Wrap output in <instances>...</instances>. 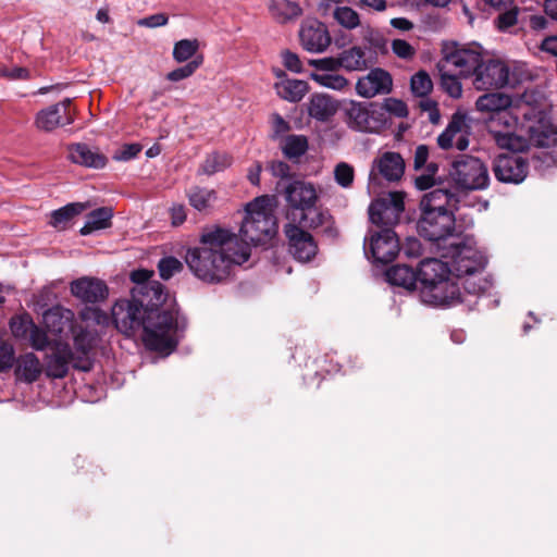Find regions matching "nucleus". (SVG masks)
Instances as JSON below:
<instances>
[{
  "mask_svg": "<svg viewBox=\"0 0 557 557\" xmlns=\"http://www.w3.org/2000/svg\"><path fill=\"white\" fill-rule=\"evenodd\" d=\"M15 363V350L13 345L0 338V372L8 371Z\"/></svg>",
  "mask_w": 557,
  "mask_h": 557,
  "instance_id": "obj_52",
  "label": "nucleus"
},
{
  "mask_svg": "<svg viewBox=\"0 0 557 557\" xmlns=\"http://www.w3.org/2000/svg\"><path fill=\"white\" fill-rule=\"evenodd\" d=\"M404 210V194L391 191L371 202L369 216L371 222L380 228H393L398 223Z\"/></svg>",
  "mask_w": 557,
  "mask_h": 557,
  "instance_id": "obj_13",
  "label": "nucleus"
},
{
  "mask_svg": "<svg viewBox=\"0 0 557 557\" xmlns=\"http://www.w3.org/2000/svg\"><path fill=\"white\" fill-rule=\"evenodd\" d=\"M410 88L414 96L424 98L433 89V83L425 71L417 72L410 79Z\"/></svg>",
  "mask_w": 557,
  "mask_h": 557,
  "instance_id": "obj_47",
  "label": "nucleus"
},
{
  "mask_svg": "<svg viewBox=\"0 0 557 557\" xmlns=\"http://www.w3.org/2000/svg\"><path fill=\"white\" fill-rule=\"evenodd\" d=\"M248 259L247 245L239 244L235 234L220 227L205 232L199 246L189 248L185 256L191 273L210 284L223 282L234 265H240Z\"/></svg>",
  "mask_w": 557,
  "mask_h": 557,
  "instance_id": "obj_2",
  "label": "nucleus"
},
{
  "mask_svg": "<svg viewBox=\"0 0 557 557\" xmlns=\"http://www.w3.org/2000/svg\"><path fill=\"white\" fill-rule=\"evenodd\" d=\"M448 176L456 187L463 190L485 189L490 183L486 164L470 154L456 157L450 163Z\"/></svg>",
  "mask_w": 557,
  "mask_h": 557,
  "instance_id": "obj_6",
  "label": "nucleus"
},
{
  "mask_svg": "<svg viewBox=\"0 0 557 557\" xmlns=\"http://www.w3.org/2000/svg\"><path fill=\"white\" fill-rule=\"evenodd\" d=\"M87 208L86 203L72 202L51 212L50 224L53 227H64L74 216L81 214Z\"/></svg>",
  "mask_w": 557,
  "mask_h": 557,
  "instance_id": "obj_41",
  "label": "nucleus"
},
{
  "mask_svg": "<svg viewBox=\"0 0 557 557\" xmlns=\"http://www.w3.org/2000/svg\"><path fill=\"white\" fill-rule=\"evenodd\" d=\"M70 335L73 336L75 348L74 368L84 372L90 371L92 368L90 352L96 344V334L83 325L75 324Z\"/></svg>",
  "mask_w": 557,
  "mask_h": 557,
  "instance_id": "obj_21",
  "label": "nucleus"
},
{
  "mask_svg": "<svg viewBox=\"0 0 557 557\" xmlns=\"http://www.w3.org/2000/svg\"><path fill=\"white\" fill-rule=\"evenodd\" d=\"M336 111L337 103L332 97L323 94L312 95L308 106L311 117L324 122L332 117Z\"/></svg>",
  "mask_w": 557,
  "mask_h": 557,
  "instance_id": "obj_32",
  "label": "nucleus"
},
{
  "mask_svg": "<svg viewBox=\"0 0 557 557\" xmlns=\"http://www.w3.org/2000/svg\"><path fill=\"white\" fill-rule=\"evenodd\" d=\"M310 63L320 69H329L337 64L350 72L362 71L368 66L364 50L359 46L342 51L336 59L313 60Z\"/></svg>",
  "mask_w": 557,
  "mask_h": 557,
  "instance_id": "obj_27",
  "label": "nucleus"
},
{
  "mask_svg": "<svg viewBox=\"0 0 557 557\" xmlns=\"http://www.w3.org/2000/svg\"><path fill=\"white\" fill-rule=\"evenodd\" d=\"M493 172L499 182L519 184L528 175V163L519 154H499L494 160Z\"/></svg>",
  "mask_w": 557,
  "mask_h": 557,
  "instance_id": "obj_17",
  "label": "nucleus"
},
{
  "mask_svg": "<svg viewBox=\"0 0 557 557\" xmlns=\"http://www.w3.org/2000/svg\"><path fill=\"white\" fill-rule=\"evenodd\" d=\"M449 261H443L438 258H425L420 262L418 270V281L422 287L430 286L438 281L449 276Z\"/></svg>",
  "mask_w": 557,
  "mask_h": 557,
  "instance_id": "obj_29",
  "label": "nucleus"
},
{
  "mask_svg": "<svg viewBox=\"0 0 557 557\" xmlns=\"http://www.w3.org/2000/svg\"><path fill=\"white\" fill-rule=\"evenodd\" d=\"M345 123L356 132L379 133L386 125L385 112L376 103L350 101L344 109Z\"/></svg>",
  "mask_w": 557,
  "mask_h": 557,
  "instance_id": "obj_9",
  "label": "nucleus"
},
{
  "mask_svg": "<svg viewBox=\"0 0 557 557\" xmlns=\"http://www.w3.org/2000/svg\"><path fill=\"white\" fill-rule=\"evenodd\" d=\"M34 322L24 318H12L10 329L12 334L17 338H25L34 326Z\"/></svg>",
  "mask_w": 557,
  "mask_h": 557,
  "instance_id": "obj_55",
  "label": "nucleus"
},
{
  "mask_svg": "<svg viewBox=\"0 0 557 557\" xmlns=\"http://www.w3.org/2000/svg\"><path fill=\"white\" fill-rule=\"evenodd\" d=\"M521 123L509 109L490 115L486 126L496 145L502 149L522 152L528 149L527 137L519 132Z\"/></svg>",
  "mask_w": 557,
  "mask_h": 557,
  "instance_id": "obj_7",
  "label": "nucleus"
},
{
  "mask_svg": "<svg viewBox=\"0 0 557 557\" xmlns=\"http://www.w3.org/2000/svg\"><path fill=\"white\" fill-rule=\"evenodd\" d=\"M438 70L441 72V85L444 91L451 98L458 99L462 96V85L457 73H453L449 69H444L438 63Z\"/></svg>",
  "mask_w": 557,
  "mask_h": 557,
  "instance_id": "obj_43",
  "label": "nucleus"
},
{
  "mask_svg": "<svg viewBox=\"0 0 557 557\" xmlns=\"http://www.w3.org/2000/svg\"><path fill=\"white\" fill-rule=\"evenodd\" d=\"M75 355L66 342L55 341L51 345V352L47 355L46 373L50 377L62 379L70 366L74 368Z\"/></svg>",
  "mask_w": 557,
  "mask_h": 557,
  "instance_id": "obj_22",
  "label": "nucleus"
},
{
  "mask_svg": "<svg viewBox=\"0 0 557 557\" xmlns=\"http://www.w3.org/2000/svg\"><path fill=\"white\" fill-rule=\"evenodd\" d=\"M282 149L287 158H299L308 149L307 137L304 135H288L284 138Z\"/></svg>",
  "mask_w": 557,
  "mask_h": 557,
  "instance_id": "obj_44",
  "label": "nucleus"
},
{
  "mask_svg": "<svg viewBox=\"0 0 557 557\" xmlns=\"http://www.w3.org/2000/svg\"><path fill=\"white\" fill-rule=\"evenodd\" d=\"M380 108L383 112H388L396 117H406L408 115L407 104L403 100L396 98L385 99Z\"/></svg>",
  "mask_w": 557,
  "mask_h": 557,
  "instance_id": "obj_54",
  "label": "nucleus"
},
{
  "mask_svg": "<svg viewBox=\"0 0 557 557\" xmlns=\"http://www.w3.org/2000/svg\"><path fill=\"white\" fill-rule=\"evenodd\" d=\"M458 197L445 188H435L425 194L420 202L421 215L417 230L421 237L436 245L443 251L446 242L455 237Z\"/></svg>",
  "mask_w": 557,
  "mask_h": 557,
  "instance_id": "obj_3",
  "label": "nucleus"
},
{
  "mask_svg": "<svg viewBox=\"0 0 557 557\" xmlns=\"http://www.w3.org/2000/svg\"><path fill=\"white\" fill-rule=\"evenodd\" d=\"M393 79L391 74L381 69H372L366 76L360 77L356 84V91L363 98H373L385 95L392 90Z\"/></svg>",
  "mask_w": 557,
  "mask_h": 557,
  "instance_id": "obj_24",
  "label": "nucleus"
},
{
  "mask_svg": "<svg viewBox=\"0 0 557 557\" xmlns=\"http://www.w3.org/2000/svg\"><path fill=\"white\" fill-rule=\"evenodd\" d=\"M112 320L126 336L141 331L145 346L165 355L176 348L186 327V320L177 308L140 306L133 297L114 304Z\"/></svg>",
  "mask_w": 557,
  "mask_h": 557,
  "instance_id": "obj_1",
  "label": "nucleus"
},
{
  "mask_svg": "<svg viewBox=\"0 0 557 557\" xmlns=\"http://www.w3.org/2000/svg\"><path fill=\"white\" fill-rule=\"evenodd\" d=\"M158 270L163 280H170L183 270V263L175 257H164L159 261Z\"/></svg>",
  "mask_w": 557,
  "mask_h": 557,
  "instance_id": "obj_51",
  "label": "nucleus"
},
{
  "mask_svg": "<svg viewBox=\"0 0 557 557\" xmlns=\"http://www.w3.org/2000/svg\"><path fill=\"white\" fill-rule=\"evenodd\" d=\"M168 21V15H165L164 13H157L139 20L138 24L140 26L154 28L166 25Z\"/></svg>",
  "mask_w": 557,
  "mask_h": 557,
  "instance_id": "obj_61",
  "label": "nucleus"
},
{
  "mask_svg": "<svg viewBox=\"0 0 557 557\" xmlns=\"http://www.w3.org/2000/svg\"><path fill=\"white\" fill-rule=\"evenodd\" d=\"M534 169L544 175L550 168H557V159L549 152H542L534 158Z\"/></svg>",
  "mask_w": 557,
  "mask_h": 557,
  "instance_id": "obj_59",
  "label": "nucleus"
},
{
  "mask_svg": "<svg viewBox=\"0 0 557 557\" xmlns=\"http://www.w3.org/2000/svg\"><path fill=\"white\" fill-rule=\"evenodd\" d=\"M246 218L240 227L239 244L257 246L272 239L277 232L276 219L267 196L256 198L246 207Z\"/></svg>",
  "mask_w": 557,
  "mask_h": 557,
  "instance_id": "obj_4",
  "label": "nucleus"
},
{
  "mask_svg": "<svg viewBox=\"0 0 557 557\" xmlns=\"http://www.w3.org/2000/svg\"><path fill=\"white\" fill-rule=\"evenodd\" d=\"M467 116L456 112L453 114L446 128L438 135L437 145L440 148L447 150L454 146V139L457 135L456 147L458 150H466L469 146Z\"/></svg>",
  "mask_w": 557,
  "mask_h": 557,
  "instance_id": "obj_25",
  "label": "nucleus"
},
{
  "mask_svg": "<svg viewBox=\"0 0 557 557\" xmlns=\"http://www.w3.org/2000/svg\"><path fill=\"white\" fill-rule=\"evenodd\" d=\"M199 49L198 39H181L174 44L173 59L177 63L193 60Z\"/></svg>",
  "mask_w": 557,
  "mask_h": 557,
  "instance_id": "obj_45",
  "label": "nucleus"
},
{
  "mask_svg": "<svg viewBox=\"0 0 557 557\" xmlns=\"http://www.w3.org/2000/svg\"><path fill=\"white\" fill-rule=\"evenodd\" d=\"M465 290L471 295H479L490 288L491 283L485 278H476V274L472 276H463L461 282Z\"/></svg>",
  "mask_w": 557,
  "mask_h": 557,
  "instance_id": "obj_53",
  "label": "nucleus"
},
{
  "mask_svg": "<svg viewBox=\"0 0 557 557\" xmlns=\"http://www.w3.org/2000/svg\"><path fill=\"white\" fill-rule=\"evenodd\" d=\"M518 13V7L513 4H511L507 9H503L502 11H499L498 16L495 18L496 27L502 32L509 29L510 27L517 24Z\"/></svg>",
  "mask_w": 557,
  "mask_h": 557,
  "instance_id": "obj_49",
  "label": "nucleus"
},
{
  "mask_svg": "<svg viewBox=\"0 0 557 557\" xmlns=\"http://www.w3.org/2000/svg\"><path fill=\"white\" fill-rule=\"evenodd\" d=\"M46 329L53 335L59 336V341L67 339L70 333L73 332L75 323V314L72 310L62 306H54L42 315Z\"/></svg>",
  "mask_w": 557,
  "mask_h": 557,
  "instance_id": "obj_26",
  "label": "nucleus"
},
{
  "mask_svg": "<svg viewBox=\"0 0 557 557\" xmlns=\"http://www.w3.org/2000/svg\"><path fill=\"white\" fill-rule=\"evenodd\" d=\"M392 51L404 60H411L416 55L414 47L404 39H394L392 41Z\"/></svg>",
  "mask_w": 557,
  "mask_h": 557,
  "instance_id": "obj_57",
  "label": "nucleus"
},
{
  "mask_svg": "<svg viewBox=\"0 0 557 557\" xmlns=\"http://www.w3.org/2000/svg\"><path fill=\"white\" fill-rule=\"evenodd\" d=\"M269 170L273 176L288 178L290 176V166L284 161H272Z\"/></svg>",
  "mask_w": 557,
  "mask_h": 557,
  "instance_id": "obj_63",
  "label": "nucleus"
},
{
  "mask_svg": "<svg viewBox=\"0 0 557 557\" xmlns=\"http://www.w3.org/2000/svg\"><path fill=\"white\" fill-rule=\"evenodd\" d=\"M69 158L72 162L94 169H102L107 159L97 150L86 144H75L69 148Z\"/></svg>",
  "mask_w": 557,
  "mask_h": 557,
  "instance_id": "obj_30",
  "label": "nucleus"
},
{
  "mask_svg": "<svg viewBox=\"0 0 557 557\" xmlns=\"http://www.w3.org/2000/svg\"><path fill=\"white\" fill-rule=\"evenodd\" d=\"M15 361V375L20 381L33 383L38 380L41 374V364L35 354L27 352Z\"/></svg>",
  "mask_w": 557,
  "mask_h": 557,
  "instance_id": "obj_31",
  "label": "nucleus"
},
{
  "mask_svg": "<svg viewBox=\"0 0 557 557\" xmlns=\"http://www.w3.org/2000/svg\"><path fill=\"white\" fill-rule=\"evenodd\" d=\"M143 147L139 144H125L115 151L113 159L116 161H129L137 157Z\"/></svg>",
  "mask_w": 557,
  "mask_h": 557,
  "instance_id": "obj_58",
  "label": "nucleus"
},
{
  "mask_svg": "<svg viewBox=\"0 0 557 557\" xmlns=\"http://www.w3.org/2000/svg\"><path fill=\"white\" fill-rule=\"evenodd\" d=\"M27 337L29 338L32 347L36 350H45L50 346L47 333L36 324L33 326Z\"/></svg>",
  "mask_w": 557,
  "mask_h": 557,
  "instance_id": "obj_56",
  "label": "nucleus"
},
{
  "mask_svg": "<svg viewBox=\"0 0 557 557\" xmlns=\"http://www.w3.org/2000/svg\"><path fill=\"white\" fill-rule=\"evenodd\" d=\"M187 196L190 206L198 211L207 210L216 199V194L213 189L199 186L191 187Z\"/></svg>",
  "mask_w": 557,
  "mask_h": 557,
  "instance_id": "obj_42",
  "label": "nucleus"
},
{
  "mask_svg": "<svg viewBox=\"0 0 557 557\" xmlns=\"http://www.w3.org/2000/svg\"><path fill=\"white\" fill-rule=\"evenodd\" d=\"M0 75L9 79H27L29 72L25 67L15 66L13 69H2Z\"/></svg>",
  "mask_w": 557,
  "mask_h": 557,
  "instance_id": "obj_64",
  "label": "nucleus"
},
{
  "mask_svg": "<svg viewBox=\"0 0 557 557\" xmlns=\"http://www.w3.org/2000/svg\"><path fill=\"white\" fill-rule=\"evenodd\" d=\"M355 178L354 168L346 163L339 162L334 169V180L343 188L351 187Z\"/></svg>",
  "mask_w": 557,
  "mask_h": 557,
  "instance_id": "obj_50",
  "label": "nucleus"
},
{
  "mask_svg": "<svg viewBox=\"0 0 557 557\" xmlns=\"http://www.w3.org/2000/svg\"><path fill=\"white\" fill-rule=\"evenodd\" d=\"M277 95L289 102L300 101L308 92V83L301 79H285L275 84Z\"/></svg>",
  "mask_w": 557,
  "mask_h": 557,
  "instance_id": "obj_36",
  "label": "nucleus"
},
{
  "mask_svg": "<svg viewBox=\"0 0 557 557\" xmlns=\"http://www.w3.org/2000/svg\"><path fill=\"white\" fill-rule=\"evenodd\" d=\"M281 55L282 62L288 71H292L294 73L302 72V63L295 52H292L290 50H284L282 51Z\"/></svg>",
  "mask_w": 557,
  "mask_h": 557,
  "instance_id": "obj_60",
  "label": "nucleus"
},
{
  "mask_svg": "<svg viewBox=\"0 0 557 557\" xmlns=\"http://www.w3.org/2000/svg\"><path fill=\"white\" fill-rule=\"evenodd\" d=\"M366 255H371L375 263L392 262L400 251L399 238L393 228L384 227L366 238Z\"/></svg>",
  "mask_w": 557,
  "mask_h": 557,
  "instance_id": "obj_15",
  "label": "nucleus"
},
{
  "mask_svg": "<svg viewBox=\"0 0 557 557\" xmlns=\"http://www.w3.org/2000/svg\"><path fill=\"white\" fill-rule=\"evenodd\" d=\"M429 154H430V151H429V147L426 145H419L416 148L414 154H413L414 170L418 171V170L422 169L428 163Z\"/></svg>",
  "mask_w": 557,
  "mask_h": 557,
  "instance_id": "obj_62",
  "label": "nucleus"
},
{
  "mask_svg": "<svg viewBox=\"0 0 557 557\" xmlns=\"http://www.w3.org/2000/svg\"><path fill=\"white\" fill-rule=\"evenodd\" d=\"M511 103V98L508 95L500 92H486L476 99L475 108L479 112H486L492 115L509 109Z\"/></svg>",
  "mask_w": 557,
  "mask_h": 557,
  "instance_id": "obj_34",
  "label": "nucleus"
},
{
  "mask_svg": "<svg viewBox=\"0 0 557 557\" xmlns=\"http://www.w3.org/2000/svg\"><path fill=\"white\" fill-rule=\"evenodd\" d=\"M71 102L70 98H65L40 110L35 119L37 128L44 132H52L57 127L72 124L74 116L70 112Z\"/></svg>",
  "mask_w": 557,
  "mask_h": 557,
  "instance_id": "obj_18",
  "label": "nucleus"
},
{
  "mask_svg": "<svg viewBox=\"0 0 557 557\" xmlns=\"http://www.w3.org/2000/svg\"><path fill=\"white\" fill-rule=\"evenodd\" d=\"M404 173V158L398 152L385 151L373 160L369 182L370 185H379L381 180L397 182L403 177Z\"/></svg>",
  "mask_w": 557,
  "mask_h": 557,
  "instance_id": "obj_16",
  "label": "nucleus"
},
{
  "mask_svg": "<svg viewBox=\"0 0 557 557\" xmlns=\"http://www.w3.org/2000/svg\"><path fill=\"white\" fill-rule=\"evenodd\" d=\"M72 294L84 302L95 304L108 295L107 285L97 278L82 277L71 284Z\"/></svg>",
  "mask_w": 557,
  "mask_h": 557,
  "instance_id": "obj_28",
  "label": "nucleus"
},
{
  "mask_svg": "<svg viewBox=\"0 0 557 557\" xmlns=\"http://www.w3.org/2000/svg\"><path fill=\"white\" fill-rule=\"evenodd\" d=\"M317 198L315 188L310 183L294 181L285 187V199L292 208L299 210V223L302 227L315 228L324 223L326 214L323 212H314L315 218L308 222L306 211L311 213L310 210L314 207Z\"/></svg>",
  "mask_w": 557,
  "mask_h": 557,
  "instance_id": "obj_8",
  "label": "nucleus"
},
{
  "mask_svg": "<svg viewBox=\"0 0 557 557\" xmlns=\"http://www.w3.org/2000/svg\"><path fill=\"white\" fill-rule=\"evenodd\" d=\"M232 164V159L224 152H212L207 156L200 165L198 173L205 175H213L218 172L224 171Z\"/></svg>",
  "mask_w": 557,
  "mask_h": 557,
  "instance_id": "obj_40",
  "label": "nucleus"
},
{
  "mask_svg": "<svg viewBox=\"0 0 557 557\" xmlns=\"http://www.w3.org/2000/svg\"><path fill=\"white\" fill-rule=\"evenodd\" d=\"M441 258L448 259L450 273L458 280L482 272L486 264V257L475 247L472 237L455 239L443 247Z\"/></svg>",
  "mask_w": 557,
  "mask_h": 557,
  "instance_id": "obj_5",
  "label": "nucleus"
},
{
  "mask_svg": "<svg viewBox=\"0 0 557 557\" xmlns=\"http://www.w3.org/2000/svg\"><path fill=\"white\" fill-rule=\"evenodd\" d=\"M360 34L369 50L374 53H387V39L379 29L372 27L370 24H364L360 28Z\"/></svg>",
  "mask_w": 557,
  "mask_h": 557,
  "instance_id": "obj_38",
  "label": "nucleus"
},
{
  "mask_svg": "<svg viewBox=\"0 0 557 557\" xmlns=\"http://www.w3.org/2000/svg\"><path fill=\"white\" fill-rule=\"evenodd\" d=\"M386 280L392 285L404 287L408 290L416 288L418 282V272L412 267L397 264L388 269L385 273Z\"/></svg>",
  "mask_w": 557,
  "mask_h": 557,
  "instance_id": "obj_33",
  "label": "nucleus"
},
{
  "mask_svg": "<svg viewBox=\"0 0 557 557\" xmlns=\"http://www.w3.org/2000/svg\"><path fill=\"white\" fill-rule=\"evenodd\" d=\"M481 49L479 45L456 48L453 51L446 52L440 64H442L444 69H449L457 73L459 76H474L485 58Z\"/></svg>",
  "mask_w": 557,
  "mask_h": 557,
  "instance_id": "obj_14",
  "label": "nucleus"
},
{
  "mask_svg": "<svg viewBox=\"0 0 557 557\" xmlns=\"http://www.w3.org/2000/svg\"><path fill=\"white\" fill-rule=\"evenodd\" d=\"M423 302L433 306H451L462 301L458 283L446 277L430 286L421 288Z\"/></svg>",
  "mask_w": 557,
  "mask_h": 557,
  "instance_id": "obj_19",
  "label": "nucleus"
},
{
  "mask_svg": "<svg viewBox=\"0 0 557 557\" xmlns=\"http://www.w3.org/2000/svg\"><path fill=\"white\" fill-rule=\"evenodd\" d=\"M299 39L302 48L313 53L325 51L331 44L326 26L317 20H307L301 24Z\"/></svg>",
  "mask_w": 557,
  "mask_h": 557,
  "instance_id": "obj_20",
  "label": "nucleus"
},
{
  "mask_svg": "<svg viewBox=\"0 0 557 557\" xmlns=\"http://www.w3.org/2000/svg\"><path fill=\"white\" fill-rule=\"evenodd\" d=\"M153 275L152 271L140 269L133 271L131 280L135 284L132 288V297L140 306H159L176 308L175 304L169 299L164 293L163 285L157 281H150Z\"/></svg>",
  "mask_w": 557,
  "mask_h": 557,
  "instance_id": "obj_10",
  "label": "nucleus"
},
{
  "mask_svg": "<svg viewBox=\"0 0 557 557\" xmlns=\"http://www.w3.org/2000/svg\"><path fill=\"white\" fill-rule=\"evenodd\" d=\"M311 78L319 85L333 90H343L348 85V81L343 75L332 72L313 73Z\"/></svg>",
  "mask_w": 557,
  "mask_h": 557,
  "instance_id": "obj_46",
  "label": "nucleus"
},
{
  "mask_svg": "<svg viewBox=\"0 0 557 557\" xmlns=\"http://www.w3.org/2000/svg\"><path fill=\"white\" fill-rule=\"evenodd\" d=\"M516 84L517 79L508 64L493 58H484L473 78V86L478 90L513 87Z\"/></svg>",
  "mask_w": 557,
  "mask_h": 557,
  "instance_id": "obj_11",
  "label": "nucleus"
},
{
  "mask_svg": "<svg viewBox=\"0 0 557 557\" xmlns=\"http://www.w3.org/2000/svg\"><path fill=\"white\" fill-rule=\"evenodd\" d=\"M284 231L289 242V251L295 259L307 262L315 256L318 247L309 233L294 224H287Z\"/></svg>",
  "mask_w": 557,
  "mask_h": 557,
  "instance_id": "obj_23",
  "label": "nucleus"
},
{
  "mask_svg": "<svg viewBox=\"0 0 557 557\" xmlns=\"http://www.w3.org/2000/svg\"><path fill=\"white\" fill-rule=\"evenodd\" d=\"M202 55H197L185 65L177 67L166 74V79L171 82H180L190 77L202 64Z\"/></svg>",
  "mask_w": 557,
  "mask_h": 557,
  "instance_id": "obj_48",
  "label": "nucleus"
},
{
  "mask_svg": "<svg viewBox=\"0 0 557 557\" xmlns=\"http://www.w3.org/2000/svg\"><path fill=\"white\" fill-rule=\"evenodd\" d=\"M113 211L110 207H101L89 212L86 216V223L79 233L83 236L91 234L94 231L103 230L111 225Z\"/></svg>",
  "mask_w": 557,
  "mask_h": 557,
  "instance_id": "obj_35",
  "label": "nucleus"
},
{
  "mask_svg": "<svg viewBox=\"0 0 557 557\" xmlns=\"http://www.w3.org/2000/svg\"><path fill=\"white\" fill-rule=\"evenodd\" d=\"M519 132L528 139V147L532 144L537 147L557 146V128L541 112L529 109L523 114Z\"/></svg>",
  "mask_w": 557,
  "mask_h": 557,
  "instance_id": "obj_12",
  "label": "nucleus"
},
{
  "mask_svg": "<svg viewBox=\"0 0 557 557\" xmlns=\"http://www.w3.org/2000/svg\"><path fill=\"white\" fill-rule=\"evenodd\" d=\"M272 16L280 23H286L301 15L298 3L289 0H272L270 4Z\"/></svg>",
  "mask_w": 557,
  "mask_h": 557,
  "instance_id": "obj_37",
  "label": "nucleus"
},
{
  "mask_svg": "<svg viewBox=\"0 0 557 557\" xmlns=\"http://www.w3.org/2000/svg\"><path fill=\"white\" fill-rule=\"evenodd\" d=\"M333 18L336 23L347 30H354L358 27L361 28L360 14L350 7L337 5L332 12Z\"/></svg>",
  "mask_w": 557,
  "mask_h": 557,
  "instance_id": "obj_39",
  "label": "nucleus"
}]
</instances>
